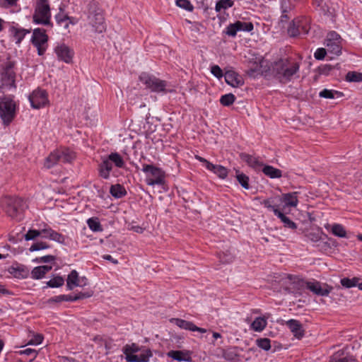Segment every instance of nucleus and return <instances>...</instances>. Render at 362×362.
I'll list each match as a JSON object with an SVG mask.
<instances>
[{"label": "nucleus", "mask_w": 362, "mask_h": 362, "mask_svg": "<svg viewBox=\"0 0 362 362\" xmlns=\"http://www.w3.org/2000/svg\"><path fill=\"white\" fill-rule=\"evenodd\" d=\"M29 39L33 45H42L47 42L48 37L44 29L36 28L30 33Z\"/></svg>", "instance_id": "nucleus-15"}, {"label": "nucleus", "mask_w": 362, "mask_h": 362, "mask_svg": "<svg viewBox=\"0 0 362 362\" xmlns=\"http://www.w3.org/2000/svg\"><path fill=\"white\" fill-rule=\"evenodd\" d=\"M139 81L146 86V88L154 93H167L173 91L172 90L167 89V81L161 80L153 75L142 73L139 76Z\"/></svg>", "instance_id": "nucleus-4"}, {"label": "nucleus", "mask_w": 362, "mask_h": 362, "mask_svg": "<svg viewBox=\"0 0 362 362\" xmlns=\"http://www.w3.org/2000/svg\"><path fill=\"white\" fill-rule=\"evenodd\" d=\"M253 28L254 26L252 22L237 21L227 26L226 34L229 36H235L239 31L250 32Z\"/></svg>", "instance_id": "nucleus-12"}, {"label": "nucleus", "mask_w": 362, "mask_h": 362, "mask_svg": "<svg viewBox=\"0 0 362 362\" xmlns=\"http://www.w3.org/2000/svg\"><path fill=\"white\" fill-rule=\"evenodd\" d=\"M176 5L188 11H192L194 9L193 5L189 0H177Z\"/></svg>", "instance_id": "nucleus-47"}, {"label": "nucleus", "mask_w": 362, "mask_h": 362, "mask_svg": "<svg viewBox=\"0 0 362 362\" xmlns=\"http://www.w3.org/2000/svg\"><path fill=\"white\" fill-rule=\"evenodd\" d=\"M236 178L238 182L244 189H248L250 188L249 177L247 176L245 174L238 173L236 175Z\"/></svg>", "instance_id": "nucleus-45"}, {"label": "nucleus", "mask_w": 362, "mask_h": 362, "mask_svg": "<svg viewBox=\"0 0 362 362\" xmlns=\"http://www.w3.org/2000/svg\"><path fill=\"white\" fill-rule=\"evenodd\" d=\"M332 233L339 238L346 237V232L343 226L341 224L335 223L332 226Z\"/></svg>", "instance_id": "nucleus-40"}, {"label": "nucleus", "mask_w": 362, "mask_h": 362, "mask_svg": "<svg viewBox=\"0 0 362 362\" xmlns=\"http://www.w3.org/2000/svg\"><path fill=\"white\" fill-rule=\"evenodd\" d=\"M233 6L232 0H219L216 2L215 10L216 12H220L222 10L228 9Z\"/></svg>", "instance_id": "nucleus-37"}, {"label": "nucleus", "mask_w": 362, "mask_h": 362, "mask_svg": "<svg viewBox=\"0 0 362 362\" xmlns=\"http://www.w3.org/2000/svg\"><path fill=\"white\" fill-rule=\"evenodd\" d=\"M81 4L88 12V24L95 33H101L106 29L105 19L101 9L95 0H81Z\"/></svg>", "instance_id": "nucleus-2"}, {"label": "nucleus", "mask_w": 362, "mask_h": 362, "mask_svg": "<svg viewBox=\"0 0 362 362\" xmlns=\"http://www.w3.org/2000/svg\"><path fill=\"white\" fill-rule=\"evenodd\" d=\"M58 153L59 154L60 161L63 163H69L75 158L74 153L69 149L58 151Z\"/></svg>", "instance_id": "nucleus-34"}, {"label": "nucleus", "mask_w": 362, "mask_h": 362, "mask_svg": "<svg viewBox=\"0 0 362 362\" xmlns=\"http://www.w3.org/2000/svg\"><path fill=\"white\" fill-rule=\"evenodd\" d=\"M40 235H42V232H40V230L30 229L25 235V239L26 240H34Z\"/></svg>", "instance_id": "nucleus-53"}, {"label": "nucleus", "mask_w": 362, "mask_h": 362, "mask_svg": "<svg viewBox=\"0 0 362 362\" xmlns=\"http://www.w3.org/2000/svg\"><path fill=\"white\" fill-rule=\"evenodd\" d=\"M346 80L349 82H361L362 74L356 71H349L346 75Z\"/></svg>", "instance_id": "nucleus-43"}, {"label": "nucleus", "mask_w": 362, "mask_h": 362, "mask_svg": "<svg viewBox=\"0 0 362 362\" xmlns=\"http://www.w3.org/2000/svg\"><path fill=\"white\" fill-rule=\"evenodd\" d=\"M222 357L230 362H238L240 354L238 353V347H228L222 350Z\"/></svg>", "instance_id": "nucleus-19"}, {"label": "nucleus", "mask_w": 362, "mask_h": 362, "mask_svg": "<svg viewBox=\"0 0 362 362\" xmlns=\"http://www.w3.org/2000/svg\"><path fill=\"white\" fill-rule=\"evenodd\" d=\"M33 22L47 25L50 24L51 12L47 0H37L33 14Z\"/></svg>", "instance_id": "nucleus-5"}, {"label": "nucleus", "mask_w": 362, "mask_h": 362, "mask_svg": "<svg viewBox=\"0 0 362 362\" xmlns=\"http://www.w3.org/2000/svg\"><path fill=\"white\" fill-rule=\"evenodd\" d=\"M262 204L264 207L268 209L269 210L272 211L274 213V210H279L278 206L274 204V199L273 198H269V199H264L262 202Z\"/></svg>", "instance_id": "nucleus-50"}, {"label": "nucleus", "mask_w": 362, "mask_h": 362, "mask_svg": "<svg viewBox=\"0 0 362 362\" xmlns=\"http://www.w3.org/2000/svg\"><path fill=\"white\" fill-rule=\"evenodd\" d=\"M56 19H57L59 25H63L64 28H66L68 26L67 19H64V18L59 19L58 16H56Z\"/></svg>", "instance_id": "nucleus-64"}, {"label": "nucleus", "mask_w": 362, "mask_h": 362, "mask_svg": "<svg viewBox=\"0 0 362 362\" xmlns=\"http://www.w3.org/2000/svg\"><path fill=\"white\" fill-rule=\"evenodd\" d=\"M195 158L200 161L201 163H204V166L209 170L210 168H213V164L208 161L206 159L199 156H195Z\"/></svg>", "instance_id": "nucleus-61"}, {"label": "nucleus", "mask_w": 362, "mask_h": 362, "mask_svg": "<svg viewBox=\"0 0 362 362\" xmlns=\"http://www.w3.org/2000/svg\"><path fill=\"white\" fill-rule=\"evenodd\" d=\"M29 100L31 106L35 109H40L49 102L47 92L42 89L35 90L29 96Z\"/></svg>", "instance_id": "nucleus-11"}, {"label": "nucleus", "mask_w": 362, "mask_h": 362, "mask_svg": "<svg viewBox=\"0 0 362 362\" xmlns=\"http://www.w3.org/2000/svg\"><path fill=\"white\" fill-rule=\"evenodd\" d=\"M256 344L259 348L264 351H269L271 349V340L268 338L257 339Z\"/></svg>", "instance_id": "nucleus-44"}, {"label": "nucleus", "mask_w": 362, "mask_h": 362, "mask_svg": "<svg viewBox=\"0 0 362 362\" xmlns=\"http://www.w3.org/2000/svg\"><path fill=\"white\" fill-rule=\"evenodd\" d=\"M49 246L48 245V244H47L45 242H37L31 245L29 250L30 252L38 251L40 250L49 248Z\"/></svg>", "instance_id": "nucleus-51"}, {"label": "nucleus", "mask_w": 362, "mask_h": 362, "mask_svg": "<svg viewBox=\"0 0 362 362\" xmlns=\"http://www.w3.org/2000/svg\"><path fill=\"white\" fill-rule=\"evenodd\" d=\"M140 351L141 353L136 356H128V362H148L150 358L153 356L152 351L149 349H145Z\"/></svg>", "instance_id": "nucleus-21"}, {"label": "nucleus", "mask_w": 362, "mask_h": 362, "mask_svg": "<svg viewBox=\"0 0 362 362\" xmlns=\"http://www.w3.org/2000/svg\"><path fill=\"white\" fill-rule=\"evenodd\" d=\"M13 66L14 64L11 62L6 63L4 71L0 74V89L4 90L16 88V74L13 69Z\"/></svg>", "instance_id": "nucleus-8"}, {"label": "nucleus", "mask_w": 362, "mask_h": 362, "mask_svg": "<svg viewBox=\"0 0 362 362\" xmlns=\"http://www.w3.org/2000/svg\"><path fill=\"white\" fill-rule=\"evenodd\" d=\"M54 230H52L51 228L47 227L42 229L40 232H42V234L43 235L44 238H49L50 237V234L52 232H53Z\"/></svg>", "instance_id": "nucleus-62"}, {"label": "nucleus", "mask_w": 362, "mask_h": 362, "mask_svg": "<svg viewBox=\"0 0 362 362\" xmlns=\"http://www.w3.org/2000/svg\"><path fill=\"white\" fill-rule=\"evenodd\" d=\"M103 258L104 259H106V260H108V261L111 262L114 264H118V261L117 259H114L110 255H105L103 256Z\"/></svg>", "instance_id": "nucleus-63"}, {"label": "nucleus", "mask_w": 362, "mask_h": 362, "mask_svg": "<svg viewBox=\"0 0 362 362\" xmlns=\"http://www.w3.org/2000/svg\"><path fill=\"white\" fill-rule=\"evenodd\" d=\"M298 283L300 287L305 286L308 289L320 296H327L334 289L332 286L327 284H325L324 286H322L319 281L310 282L298 280Z\"/></svg>", "instance_id": "nucleus-10"}, {"label": "nucleus", "mask_w": 362, "mask_h": 362, "mask_svg": "<svg viewBox=\"0 0 362 362\" xmlns=\"http://www.w3.org/2000/svg\"><path fill=\"white\" fill-rule=\"evenodd\" d=\"M343 43V39L335 31H330L327 33L325 40V45H339Z\"/></svg>", "instance_id": "nucleus-26"}, {"label": "nucleus", "mask_w": 362, "mask_h": 362, "mask_svg": "<svg viewBox=\"0 0 362 362\" xmlns=\"http://www.w3.org/2000/svg\"><path fill=\"white\" fill-rule=\"evenodd\" d=\"M286 325L290 329L293 336L298 339H300L305 334V330L303 328L301 323L294 319L289 320L286 322Z\"/></svg>", "instance_id": "nucleus-16"}, {"label": "nucleus", "mask_w": 362, "mask_h": 362, "mask_svg": "<svg viewBox=\"0 0 362 362\" xmlns=\"http://www.w3.org/2000/svg\"><path fill=\"white\" fill-rule=\"evenodd\" d=\"M21 354L31 356L30 360L32 361V360H34L37 357V351L35 349H33L30 348H27V349L21 351Z\"/></svg>", "instance_id": "nucleus-56"}, {"label": "nucleus", "mask_w": 362, "mask_h": 362, "mask_svg": "<svg viewBox=\"0 0 362 362\" xmlns=\"http://www.w3.org/2000/svg\"><path fill=\"white\" fill-rule=\"evenodd\" d=\"M16 104L8 97L0 98V117L4 124L8 125L14 118Z\"/></svg>", "instance_id": "nucleus-7"}, {"label": "nucleus", "mask_w": 362, "mask_h": 362, "mask_svg": "<svg viewBox=\"0 0 362 362\" xmlns=\"http://www.w3.org/2000/svg\"><path fill=\"white\" fill-rule=\"evenodd\" d=\"M267 324L264 317H258L251 324V328L256 332H261L266 327Z\"/></svg>", "instance_id": "nucleus-33"}, {"label": "nucleus", "mask_w": 362, "mask_h": 362, "mask_svg": "<svg viewBox=\"0 0 362 362\" xmlns=\"http://www.w3.org/2000/svg\"><path fill=\"white\" fill-rule=\"evenodd\" d=\"M335 94H341V93L336 90L324 89L320 92L319 95L321 98L332 99L334 98Z\"/></svg>", "instance_id": "nucleus-49"}, {"label": "nucleus", "mask_w": 362, "mask_h": 362, "mask_svg": "<svg viewBox=\"0 0 362 362\" xmlns=\"http://www.w3.org/2000/svg\"><path fill=\"white\" fill-rule=\"evenodd\" d=\"M62 301H74L73 296L71 295H59L54 296L47 300V303L51 304L53 303H61Z\"/></svg>", "instance_id": "nucleus-38"}, {"label": "nucleus", "mask_w": 362, "mask_h": 362, "mask_svg": "<svg viewBox=\"0 0 362 362\" xmlns=\"http://www.w3.org/2000/svg\"><path fill=\"white\" fill-rule=\"evenodd\" d=\"M281 11V21H287L290 16L288 13L294 8L293 4L290 0H279Z\"/></svg>", "instance_id": "nucleus-23"}, {"label": "nucleus", "mask_w": 362, "mask_h": 362, "mask_svg": "<svg viewBox=\"0 0 362 362\" xmlns=\"http://www.w3.org/2000/svg\"><path fill=\"white\" fill-rule=\"evenodd\" d=\"M274 215L276 216L281 221L284 223V227L296 229L297 228V225L291 221L288 217H287L281 210H274Z\"/></svg>", "instance_id": "nucleus-28"}, {"label": "nucleus", "mask_w": 362, "mask_h": 362, "mask_svg": "<svg viewBox=\"0 0 362 362\" xmlns=\"http://www.w3.org/2000/svg\"><path fill=\"white\" fill-rule=\"evenodd\" d=\"M310 21L307 17H300L294 19L288 28V35L292 37L305 35L310 28Z\"/></svg>", "instance_id": "nucleus-6"}, {"label": "nucleus", "mask_w": 362, "mask_h": 362, "mask_svg": "<svg viewBox=\"0 0 362 362\" xmlns=\"http://www.w3.org/2000/svg\"><path fill=\"white\" fill-rule=\"evenodd\" d=\"M170 322L174 323L175 325L181 329L185 330H189L192 332H199L200 333L206 332V329L204 328L199 327L196 326L192 322L187 321L180 318H172Z\"/></svg>", "instance_id": "nucleus-13"}, {"label": "nucleus", "mask_w": 362, "mask_h": 362, "mask_svg": "<svg viewBox=\"0 0 362 362\" xmlns=\"http://www.w3.org/2000/svg\"><path fill=\"white\" fill-rule=\"evenodd\" d=\"M64 279L63 277L57 276L47 282V286L50 288H59L64 285Z\"/></svg>", "instance_id": "nucleus-39"}, {"label": "nucleus", "mask_w": 362, "mask_h": 362, "mask_svg": "<svg viewBox=\"0 0 362 362\" xmlns=\"http://www.w3.org/2000/svg\"><path fill=\"white\" fill-rule=\"evenodd\" d=\"M183 352L181 351H170L168 353V356L174 360L177 361H186L188 359H186L183 357Z\"/></svg>", "instance_id": "nucleus-46"}, {"label": "nucleus", "mask_w": 362, "mask_h": 362, "mask_svg": "<svg viewBox=\"0 0 362 362\" xmlns=\"http://www.w3.org/2000/svg\"><path fill=\"white\" fill-rule=\"evenodd\" d=\"M18 1V0H3V1L1 3V6L3 8H8L10 7L16 6Z\"/></svg>", "instance_id": "nucleus-59"}, {"label": "nucleus", "mask_w": 362, "mask_h": 362, "mask_svg": "<svg viewBox=\"0 0 362 362\" xmlns=\"http://www.w3.org/2000/svg\"><path fill=\"white\" fill-rule=\"evenodd\" d=\"M142 171L150 174L153 178H147L146 183L148 185H163L165 182V172L160 168L149 164H144Z\"/></svg>", "instance_id": "nucleus-9"}, {"label": "nucleus", "mask_w": 362, "mask_h": 362, "mask_svg": "<svg viewBox=\"0 0 362 362\" xmlns=\"http://www.w3.org/2000/svg\"><path fill=\"white\" fill-rule=\"evenodd\" d=\"M263 173L272 179L280 178L282 177V171L272 165H266L262 168Z\"/></svg>", "instance_id": "nucleus-27"}, {"label": "nucleus", "mask_w": 362, "mask_h": 362, "mask_svg": "<svg viewBox=\"0 0 362 362\" xmlns=\"http://www.w3.org/2000/svg\"><path fill=\"white\" fill-rule=\"evenodd\" d=\"M1 205L5 212L12 218L21 219V215L25 208V203L20 197H5L1 201Z\"/></svg>", "instance_id": "nucleus-3"}, {"label": "nucleus", "mask_w": 362, "mask_h": 362, "mask_svg": "<svg viewBox=\"0 0 362 362\" xmlns=\"http://www.w3.org/2000/svg\"><path fill=\"white\" fill-rule=\"evenodd\" d=\"M110 193L115 198L119 199L124 197L127 191L122 185L117 184L110 187Z\"/></svg>", "instance_id": "nucleus-29"}, {"label": "nucleus", "mask_w": 362, "mask_h": 362, "mask_svg": "<svg viewBox=\"0 0 362 362\" xmlns=\"http://www.w3.org/2000/svg\"><path fill=\"white\" fill-rule=\"evenodd\" d=\"M112 170V164L107 158H103V161L98 165L99 175L104 179L110 177V173Z\"/></svg>", "instance_id": "nucleus-22"}, {"label": "nucleus", "mask_w": 362, "mask_h": 362, "mask_svg": "<svg viewBox=\"0 0 362 362\" xmlns=\"http://www.w3.org/2000/svg\"><path fill=\"white\" fill-rule=\"evenodd\" d=\"M56 257L53 255H45L35 258L33 261L36 263H47L55 261Z\"/></svg>", "instance_id": "nucleus-52"}, {"label": "nucleus", "mask_w": 362, "mask_h": 362, "mask_svg": "<svg viewBox=\"0 0 362 362\" xmlns=\"http://www.w3.org/2000/svg\"><path fill=\"white\" fill-rule=\"evenodd\" d=\"M358 279L354 277L353 279L343 278L341 279L340 283L341 286L346 288H350L358 286Z\"/></svg>", "instance_id": "nucleus-42"}, {"label": "nucleus", "mask_w": 362, "mask_h": 362, "mask_svg": "<svg viewBox=\"0 0 362 362\" xmlns=\"http://www.w3.org/2000/svg\"><path fill=\"white\" fill-rule=\"evenodd\" d=\"M87 224L89 228L94 232H100L103 227L98 218H90L87 220Z\"/></svg>", "instance_id": "nucleus-36"}, {"label": "nucleus", "mask_w": 362, "mask_h": 362, "mask_svg": "<svg viewBox=\"0 0 362 362\" xmlns=\"http://www.w3.org/2000/svg\"><path fill=\"white\" fill-rule=\"evenodd\" d=\"M253 59L255 60L253 64L249 69L250 75L267 76V71H269L274 78L284 83L291 81L292 77L298 72L300 69L299 62L291 57L281 58L272 64L271 69L265 70L262 69L264 64L266 62L263 57L258 55Z\"/></svg>", "instance_id": "nucleus-1"}, {"label": "nucleus", "mask_w": 362, "mask_h": 362, "mask_svg": "<svg viewBox=\"0 0 362 362\" xmlns=\"http://www.w3.org/2000/svg\"><path fill=\"white\" fill-rule=\"evenodd\" d=\"M43 337L41 334L35 335L28 343V344L37 345L42 343Z\"/></svg>", "instance_id": "nucleus-60"}, {"label": "nucleus", "mask_w": 362, "mask_h": 362, "mask_svg": "<svg viewBox=\"0 0 362 362\" xmlns=\"http://www.w3.org/2000/svg\"><path fill=\"white\" fill-rule=\"evenodd\" d=\"M60 161L59 154L58 151L51 153L45 161V167L51 168L55 164Z\"/></svg>", "instance_id": "nucleus-30"}, {"label": "nucleus", "mask_w": 362, "mask_h": 362, "mask_svg": "<svg viewBox=\"0 0 362 362\" xmlns=\"http://www.w3.org/2000/svg\"><path fill=\"white\" fill-rule=\"evenodd\" d=\"M209 170L214 172L222 179L226 178L228 175V170L225 167L220 165L213 164V168H210Z\"/></svg>", "instance_id": "nucleus-35"}, {"label": "nucleus", "mask_w": 362, "mask_h": 362, "mask_svg": "<svg viewBox=\"0 0 362 362\" xmlns=\"http://www.w3.org/2000/svg\"><path fill=\"white\" fill-rule=\"evenodd\" d=\"M107 158L110 160L111 163H114L117 168H122L124 167V161L118 153H111L107 156Z\"/></svg>", "instance_id": "nucleus-32"}, {"label": "nucleus", "mask_w": 362, "mask_h": 362, "mask_svg": "<svg viewBox=\"0 0 362 362\" xmlns=\"http://www.w3.org/2000/svg\"><path fill=\"white\" fill-rule=\"evenodd\" d=\"M240 158L242 160L247 163V164L252 168L257 169V168L263 165L262 162H261L258 158H256L252 155L245 153H240Z\"/></svg>", "instance_id": "nucleus-24"}, {"label": "nucleus", "mask_w": 362, "mask_h": 362, "mask_svg": "<svg viewBox=\"0 0 362 362\" xmlns=\"http://www.w3.org/2000/svg\"><path fill=\"white\" fill-rule=\"evenodd\" d=\"M235 100V96L233 93H228L223 95L220 98V103L223 106H230L232 105Z\"/></svg>", "instance_id": "nucleus-41"}, {"label": "nucleus", "mask_w": 362, "mask_h": 362, "mask_svg": "<svg viewBox=\"0 0 362 362\" xmlns=\"http://www.w3.org/2000/svg\"><path fill=\"white\" fill-rule=\"evenodd\" d=\"M327 54V52L325 48L320 47L318 48L315 52V57L316 59L321 60L323 59Z\"/></svg>", "instance_id": "nucleus-58"}, {"label": "nucleus", "mask_w": 362, "mask_h": 362, "mask_svg": "<svg viewBox=\"0 0 362 362\" xmlns=\"http://www.w3.org/2000/svg\"><path fill=\"white\" fill-rule=\"evenodd\" d=\"M298 192H294L282 194V197L280 199L281 202L284 203V206L282 210H284L286 206L296 207L298 205Z\"/></svg>", "instance_id": "nucleus-20"}, {"label": "nucleus", "mask_w": 362, "mask_h": 362, "mask_svg": "<svg viewBox=\"0 0 362 362\" xmlns=\"http://www.w3.org/2000/svg\"><path fill=\"white\" fill-rule=\"evenodd\" d=\"M224 78L226 82L233 87H239L244 83L242 76L234 71H227Z\"/></svg>", "instance_id": "nucleus-18"}, {"label": "nucleus", "mask_w": 362, "mask_h": 362, "mask_svg": "<svg viewBox=\"0 0 362 362\" xmlns=\"http://www.w3.org/2000/svg\"><path fill=\"white\" fill-rule=\"evenodd\" d=\"M9 33L11 37L13 39V41L16 44H20L22 42L23 39H24L26 35L30 36V30L24 28L11 27L9 29Z\"/></svg>", "instance_id": "nucleus-17"}, {"label": "nucleus", "mask_w": 362, "mask_h": 362, "mask_svg": "<svg viewBox=\"0 0 362 362\" xmlns=\"http://www.w3.org/2000/svg\"><path fill=\"white\" fill-rule=\"evenodd\" d=\"M44 271L40 266L35 267L31 272V278L33 279H40L45 276Z\"/></svg>", "instance_id": "nucleus-48"}, {"label": "nucleus", "mask_w": 362, "mask_h": 362, "mask_svg": "<svg viewBox=\"0 0 362 362\" xmlns=\"http://www.w3.org/2000/svg\"><path fill=\"white\" fill-rule=\"evenodd\" d=\"M141 351V349L138 345L133 343L132 344H127L123 348V353L125 355L126 361L128 362V356H136L135 353H137Z\"/></svg>", "instance_id": "nucleus-31"}, {"label": "nucleus", "mask_w": 362, "mask_h": 362, "mask_svg": "<svg viewBox=\"0 0 362 362\" xmlns=\"http://www.w3.org/2000/svg\"><path fill=\"white\" fill-rule=\"evenodd\" d=\"M93 295V291H90L87 292H80L76 296H73L74 301H76L78 300L88 298L91 297Z\"/></svg>", "instance_id": "nucleus-55"}, {"label": "nucleus", "mask_w": 362, "mask_h": 362, "mask_svg": "<svg viewBox=\"0 0 362 362\" xmlns=\"http://www.w3.org/2000/svg\"><path fill=\"white\" fill-rule=\"evenodd\" d=\"M80 278L76 270H72L66 279V287L68 290H73L74 287L81 286Z\"/></svg>", "instance_id": "nucleus-25"}, {"label": "nucleus", "mask_w": 362, "mask_h": 362, "mask_svg": "<svg viewBox=\"0 0 362 362\" xmlns=\"http://www.w3.org/2000/svg\"><path fill=\"white\" fill-rule=\"evenodd\" d=\"M54 52L59 60L67 64L72 62L74 52L70 47H56Z\"/></svg>", "instance_id": "nucleus-14"}, {"label": "nucleus", "mask_w": 362, "mask_h": 362, "mask_svg": "<svg viewBox=\"0 0 362 362\" xmlns=\"http://www.w3.org/2000/svg\"><path fill=\"white\" fill-rule=\"evenodd\" d=\"M211 74L218 78H221L223 76V71L218 65H214L211 68Z\"/></svg>", "instance_id": "nucleus-57"}, {"label": "nucleus", "mask_w": 362, "mask_h": 362, "mask_svg": "<svg viewBox=\"0 0 362 362\" xmlns=\"http://www.w3.org/2000/svg\"><path fill=\"white\" fill-rule=\"evenodd\" d=\"M49 239L59 243H63L65 240L64 236L54 230L51 233Z\"/></svg>", "instance_id": "nucleus-54"}]
</instances>
